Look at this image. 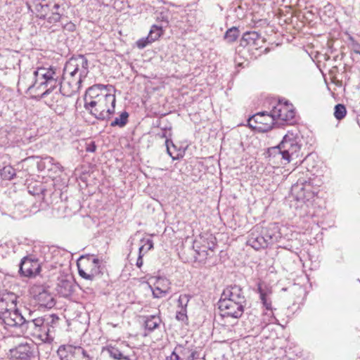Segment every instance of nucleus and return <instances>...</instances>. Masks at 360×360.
<instances>
[{
  "mask_svg": "<svg viewBox=\"0 0 360 360\" xmlns=\"http://www.w3.org/2000/svg\"><path fill=\"white\" fill-rule=\"evenodd\" d=\"M34 83L28 88L43 89L44 91L40 95V98H46L59 86L60 82V71L55 67H38L33 72Z\"/></svg>",
  "mask_w": 360,
  "mask_h": 360,
  "instance_id": "obj_1",
  "label": "nucleus"
},
{
  "mask_svg": "<svg viewBox=\"0 0 360 360\" xmlns=\"http://www.w3.org/2000/svg\"><path fill=\"white\" fill-rule=\"evenodd\" d=\"M115 96L105 92L97 101L86 102L84 108L97 120H108L115 113Z\"/></svg>",
  "mask_w": 360,
  "mask_h": 360,
  "instance_id": "obj_2",
  "label": "nucleus"
},
{
  "mask_svg": "<svg viewBox=\"0 0 360 360\" xmlns=\"http://www.w3.org/2000/svg\"><path fill=\"white\" fill-rule=\"evenodd\" d=\"M88 60L82 55L70 59L64 68L63 76H69L68 82H72V88L79 89L81 84L89 73Z\"/></svg>",
  "mask_w": 360,
  "mask_h": 360,
  "instance_id": "obj_3",
  "label": "nucleus"
},
{
  "mask_svg": "<svg viewBox=\"0 0 360 360\" xmlns=\"http://www.w3.org/2000/svg\"><path fill=\"white\" fill-rule=\"evenodd\" d=\"M300 148L297 137L292 133L288 132L280 144L271 148L269 153L270 155H274V157L280 158L285 161L284 164H286L298 158Z\"/></svg>",
  "mask_w": 360,
  "mask_h": 360,
  "instance_id": "obj_4",
  "label": "nucleus"
},
{
  "mask_svg": "<svg viewBox=\"0 0 360 360\" xmlns=\"http://www.w3.org/2000/svg\"><path fill=\"white\" fill-rule=\"evenodd\" d=\"M35 11L39 18L46 19L49 23L58 22L63 13L62 0H38Z\"/></svg>",
  "mask_w": 360,
  "mask_h": 360,
  "instance_id": "obj_5",
  "label": "nucleus"
},
{
  "mask_svg": "<svg viewBox=\"0 0 360 360\" xmlns=\"http://www.w3.org/2000/svg\"><path fill=\"white\" fill-rule=\"evenodd\" d=\"M57 354L60 360H91L87 352L81 347L60 345Z\"/></svg>",
  "mask_w": 360,
  "mask_h": 360,
  "instance_id": "obj_6",
  "label": "nucleus"
},
{
  "mask_svg": "<svg viewBox=\"0 0 360 360\" xmlns=\"http://www.w3.org/2000/svg\"><path fill=\"white\" fill-rule=\"evenodd\" d=\"M246 303L230 300H219L218 302L220 314L223 317L239 319L244 312Z\"/></svg>",
  "mask_w": 360,
  "mask_h": 360,
  "instance_id": "obj_7",
  "label": "nucleus"
},
{
  "mask_svg": "<svg viewBox=\"0 0 360 360\" xmlns=\"http://www.w3.org/2000/svg\"><path fill=\"white\" fill-rule=\"evenodd\" d=\"M25 318L20 312L17 306L11 310H6L0 313V319L2 322L11 327H23L25 326Z\"/></svg>",
  "mask_w": 360,
  "mask_h": 360,
  "instance_id": "obj_8",
  "label": "nucleus"
},
{
  "mask_svg": "<svg viewBox=\"0 0 360 360\" xmlns=\"http://www.w3.org/2000/svg\"><path fill=\"white\" fill-rule=\"evenodd\" d=\"M274 121V117L271 116V111L270 114L262 112L257 113L250 118L248 120V124L251 127H258L263 131H268L272 128Z\"/></svg>",
  "mask_w": 360,
  "mask_h": 360,
  "instance_id": "obj_9",
  "label": "nucleus"
},
{
  "mask_svg": "<svg viewBox=\"0 0 360 360\" xmlns=\"http://www.w3.org/2000/svg\"><path fill=\"white\" fill-rule=\"evenodd\" d=\"M271 111V116L274 117L275 120L290 121L295 115L292 105L288 102H278Z\"/></svg>",
  "mask_w": 360,
  "mask_h": 360,
  "instance_id": "obj_10",
  "label": "nucleus"
},
{
  "mask_svg": "<svg viewBox=\"0 0 360 360\" xmlns=\"http://www.w3.org/2000/svg\"><path fill=\"white\" fill-rule=\"evenodd\" d=\"M32 313L30 311L29 316L25 318V326H26L27 328L33 329L34 333H36L39 328L43 327L44 323L51 324L58 319V316L56 314L33 319L32 318Z\"/></svg>",
  "mask_w": 360,
  "mask_h": 360,
  "instance_id": "obj_11",
  "label": "nucleus"
},
{
  "mask_svg": "<svg viewBox=\"0 0 360 360\" xmlns=\"http://www.w3.org/2000/svg\"><path fill=\"white\" fill-rule=\"evenodd\" d=\"M75 283L72 277L70 275L61 276L58 278L56 291L64 297L70 296L75 290Z\"/></svg>",
  "mask_w": 360,
  "mask_h": 360,
  "instance_id": "obj_12",
  "label": "nucleus"
},
{
  "mask_svg": "<svg viewBox=\"0 0 360 360\" xmlns=\"http://www.w3.org/2000/svg\"><path fill=\"white\" fill-rule=\"evenodd\" d=\"M219 300H230L246 303V299L243 289L239 285H230L226 288L221 295Z\"/></svg>",
  "mask_w": 360,
  "mask_h": 360,
  "instance_id": "obj_13",
  "label": "nucleus"
},
{
  "mask_svg": "<svg viewBox=\"0 0 360 360\" xmlns=\"http://www.w3.org/2000/svg\"><path fill=\"white\" fill-rule=\"evenodd\" d=\"M37 304L40 307L51 309L56 304L53 295L47 290L39 288L37 292L34 295Z\"/></svg>",
  "mask_w": 360,
  "mask_h": 360,
  "instance_id": "obj_14",
  "label": "nucleus"
},
{
  "mask_svg": "<svg viewBox=\"0 0 360 360\" xmlns=\"http://www.w3.org/2000/svg\"><path fill=\"white\" fill-rule=\"evenodd\" d=\"M111 90H114L112 86L101 84H94L86 90L84 103L91 101H97L101 95H105V92H110Z\"/></svg>",
  "mask_w": 360,
  "mask_h": 360,
  "instance_id": "obj_15",
  "label": "nucleus"
},
{
  "mask_svg": "<svg viewBox=\"0 0 360 360\" xmlns=\"http://www.w3.org/2000/svg\"><path fill=\"white\" fill-rule=\"evenodd\" d=\"M19 271L25 276H34L39 273L40 265L37 260L25 257L20 262Z\"/></svg>",
  "mask_w": 360,
  "mask_h": 360,
  "instance_id": "obj_16",
  "label": "nucleus"
},
{
  "mask_svg": "<svg viewBox=\"0 0 360 360\" xmlns=\"http://www.w3.org/2000/svg\"><path fill=\"white\" fill-rule=\"evenodd\" d=\"M259 227H255L251 230L247 241L248 245H250L255 250L265 248L268 247L266 238L264 234L259 231Z\"/></svg>",
  "mask_w": 360,
  "mask_h": 360,
  "instance_id": "obj_17",
  "label": "nucleus"
},
{
  "mask_svg": "<svg viewBox=\"0 0 360 360\" xmlns=\"http://www.w3.org/2000/svg\"><path fill=\"white\" fill-rule=\"evenodd\" d=\"M18 295L14 292L4 290L0 292V313L11 310L17 306Z\"/></svg>",
  "mask_w": 360,
  "mask_h": 360,
  "instance_id": "obj_18",
  "label": "nucleus"
},
{
  "mask_svg": "<svg viewBox=\"0 0 360 360\" xmlns=\"http://www.w3.org/2000/svg\"><path fill=\"white\" fill-rule=\"evenodd\" d=\"M261 233L265 236L268 246L278 242L281 238L279 228L276 224H270L268 226L262 228Z\"/></svg>",
  "mask_w": 360,
  "mask_h": 360,
  "instance_id": "obj_19",
  "label": "nucleus"
},
{
  "mask_svg": "<svg viewBox=\"0 0 360 360\" xmlns=\"http://www.w3.org/2000/svg\"><path fill=\"white\" fill-rule=\"evenodd\" d=\"M10 352L13 359L27 360L32 356L31 347L28 344H20Z\"/></svg>",
  "mask_w": 360,
  "mask_h": 360,
  "instance_id": "obj_20",
  "label": "nucleus"
},
{
  "mask_svg": "<svg viewBox=\"0 0 360 360\" xmlns=\"http://www.w3.org/2000/svg\"><path fill=\"white\" fill-rule=\"evenodd\" d=\"M257 291L263 306L268 311L272 312L271 300L269 295L271 294V290L266 286L263 287V284L259 283L257 285Z\"/></svg>",
  "mask_w": 360,
  "mask_h": 360,
  "instance_id": "obj_21",
  "label": "nucleus"
},
{
  "mask_svg": "<svg viewBox=\"0 0 360 360\" xmlns=\"http://www.w3.org/2000/svg\"><path fill=\"white\" fill-rule=\"evenodd\" d=\"M304 183L305 178L300 177L297 182L292 185L291 193L297 200H304L306 198V195H304Z\"/></svg>",
  "mask_w": 360,
  "mask_h": 360,
  "instance_id": "obj_22",
  "label": "nucleus"
},
{
  "mask_svg": "<svg viewBox=\"0 0 360 360\" xmlns=\"http://www.w3.org/2000/svg\"><path fill=\"white\" fill-rule=\"evenodd\" d=\"M81 260L86 261V265L89 266L90 267V269L89 270L90 273H93V271H96V276L101 274V260L96 258L94 255H88L86 257H82Z\"/></svg>",
  "mask_w": 360,
  "mask_h": 360,
  "instance_id": "obj_23",
  "label": "nucleus"
},
{
  "mask_svg": "<svg viewBox=\"0 0 360 360\" xmlns=\"http://www.w3.org/2000/svg\"><path fill=\"white\" fill-rule=\"evenodd\" d=\"M66 95L58 96L55 103L51 104V108L58 115H62L68 108V103L65 98Z\"/></svg>",
  "mask_w": 360,
  "mask_h": 360,
  "instance_id": "obj_24",
  "label": "nucleus"
},
{
  "mask_svg": "<svg viewBox=\"0 0 360 360\" xmlns=\"http://www.w3.org/2000/svg\"><path fill=\"white\" fill-rule=\"evenodd\" d=\"M35 333H37V335L44 342H50L54 338L53 330L49 327V324H46V323L44 324L43 327L39 328Z\"/></svg>",
  "mask_w": 360,
  "mask_h": 360,
  "instance_id": "obj_25",
  "label": "nucleus"
},
{
  "mask_svg": "<svg viewBox=\"0 0 360 360\" xmlns=\"http://www.w3.org/2000/svg\"><path fill=\"white\" fill-rule=\"evenodd\" d=\"M65 76L63 77V80L60 79V91L66 96H70L72 94L77 92L79 89H75L72 88V82L66 80Z\"/></svg>",
  "mask_w": 360,
  "mask_h": 360,
  "instance_id": "obj_26",
  "label": "nucleus"
},
{
  "mask_svg": "<svg viewBox=\"0 0 360 360\" xmlns=\"http://www.w3.org/2000/svg\"><path fill=\"white\" fill-rule=\"evenodd\" d=\"M103 351H106L109 356L115 360H129L128 356L123 355L117 348L112 345L106 346Z\"/></svg>",
  "mask_w": 360,
  "mask_h": 360,
  "instance_id": "obj_27",
  "label": "nucleus"
},
{
  "mask_svg": "<svg viewBox=\"0 0 360 360\" xmlns=\"http://www.w3.org/2000/svg\"><path fill=\"white\" fill-rule=\"evenodd\" d=\"M259 39V34L257 32H245L242 37L241 44L245 45L256 44L257 40Z\"/></svg>",
  "mask_w": 360,
  "mask_h": 360,
  "instance_id": "obj_28",
  "label": "nucleus"
},
{
  "mask_svg": "<svg viewBox=\"0 0 360 360\" xmlns=\"http://www.w3.org/2000/svg\"><path fill=\"white\" fill-rule=\"evenodd\" d=\"M161 323V319L157 316H148L145 321L146 328L150 331L154 330L157 328Z\"/></svg>",
  "mask_w": 360,
  "mask_h": 360,
  "instance_id": "obj_29",
  "label": "nucleus"
},
{
  "mask_svg": "<svg viewBox=\"0 0 360 360\" xmlns=\"http://www.w3.org/2000/svg\"><path fill=\"white\" fill-rule=\"evenodd\" d=\"M129 113L127 111L122 112L119 117H115L110 123L111 127H124L128 122Z\"/></svg>",
  "mask_w": 360,
  "mask_h": 360,
  "instance_id": "obj_30",
  "label": "nucleus"
},
{
  "mask_svg": "<svg viewBox=\"0 0 360 360\" xmlns=\"http://www.w3.org/2000/svg\"><path fill=\"white\" fill-rule=\"evenodd\" d=\"M46 192V189L45 186L39 184L37 186H33L32 188H29V193L33 195L39 196L42 200L44 198L45 193Z\"/></svg>",
  "mask_w": 360,
  "mask_h": 360,
  "instance_id": "obj_31",
  "label": "nucleus"
},
{
  "mask_svg": "<svg viewBox=\"0 0 360 360\" xmlns=\"http://www.w3.org/2000/svg\"><path fill=\"white\" fill-rule=\"evenodd\" d=\"M239 36V30L237 27H233L229 29L224 35V39L229 43L235 41Z\"/></svg>",
  "mask_w": 360,
  "mask_h": 360,
  "instance_id": "obj_32",
  "label": "nucleus"
},
{
  "mask_svg": "<svg viewBox=\"0 0 360 360\" xmlns=\"http://www.w3.org/2000/svg\"><path fill=\"white\" fill-rule=\"evenodd\" d=\"M346 114L347 110L344 105L338 104L335 106L334 116L337 120H341L345 117Z\"/></svg>",
  "mask_w": 360,
  "mask_h": 360,
  "instance_id": "obj_33",
  "label": "nucleus"
},
{
  "mask_svg": "<svg viewBox=\"0 0 360 360\" xmlns=\"http://www.w3.org/2000/svg\"><path fill=\"white\" fill-rule=\"evenodd\" d=\"M304 195H306L305 200H309L314 196L316 191L314 190L311 182L309 179H305L304 183Z\"/></svg>",
  "mask_w": 360,
  "mask_h": 360,
  "instance_id": "obj_34",
  "label": "nucleus"
},
{
  "mask_svg": "<svg viewBox=\"0 0 360 360\" xmlns=\"http://www.w3.org/2000/svg\"><path fill=\"white\" fill-rule=\"evenodd\" d=\"M77 266L79 274L83 278L91 281L96 276V271H93V273H90L88 269H82L79 263L77 264Z\"/></svg>",
  "mask_w": 360,
  "mask_h": 360,
  "instance_id": "obj_35",
  "label": "nucleus"
},
{
  "mask_svg": "<svg viewBox=\"0 0 360 360\" xmlns=\"http://www.w3.org/2000/svg\"><path fill=\"white\" fill-rule=\"evenodd\" d=\"M1 175L4 179H12L15 176V169L11 166H5L1 169Z\"/></svg>",
  "mask_w": 360,
  "mask_h": 360,
  "instance_id": "obj_36",
  "label": "nucleus"
},
{
  "mask_svg": "<svg viewBox=\"0 0 360 360\" xmlns=\"http://www.w3.org/2000/svg\"><path fill=\"white\" fill-rule=\"evenodd\" d=\"M62 94H63L60 90H59V91H55V92L52 91L49 96H47V97L42 98L44 99L46 104L48 106H49V108H51V104L55 103L56 102V101L58 100L56 98L58 96H61Z\"/></svg>",
  "mask_w": 360,
  "mask_h": 360,
  "instance_id": "obj_37",
  "label": "nucleus"
},
{
  "mask_svg": "<svg viewBox=\"0 0 360 360\" xmlns=\"http://www.w3.org/2000/svg\"><path fill=\"white\" fill-rule=\"evenodd\" d=\"M191 297L189 295H181L178 299V307L180 309H186Z\"/></svg>",
  "mask_w": 360,
  "mask_h": 360,
  "instance_id": "obj_38",
  "label": "nucleus"
},
{
  "mask_svg": "<svg viewBox=\"0 0 360 360\" xmlns=\"http://www.w3.org/2000/svg\"><path fill=\"white\" fill-rule=\"evenodd\" d=\"M176 352H179L180 356L183 359H186L191 352V349L188 347L179 345L176 347Z\"/></svg>",
  "mask_w": 360,
  "mask_h": 360,
  "instance_id": "obj_39",
  "label": "nucleus"
},
{
  "mask_svg": "<svg viewBox=\"0 0 360 360\" xmlns=\"http://www.w3.org/2000/svg\"><path fill=\"white\" fill-rule=\"evenodd\" d=\"M160 34L161 30L158 27H154L153 29H152L150 31L148 36L150 38V41L153 42L160 37Z\"/></svg>",
  "mask_w": 360,
  "mask_h": 360,
  "instance_id": "obj_40",
  "label": "nucleus"
},
{
  "mask_svg": "<svg viewBox=\"0 0 360 360\" xmlns=\"http://www.w3.org/2000/svg\"><path fill=\"white\" fill-rule=\"evenodd\" d=\"M350 44L349 45L352 53L360 55V44L356 41L352 37L349 38Z\"/></svg>",
  "mask_w": 360,
  "mask_h": 360,
  "instance_id": "obj_41",
  "label": "nucleus"
},
{
  "mask_svg": "<svg viewBox=\"0 0 360 360\" xmlns=\"http://www.w3.org/2000/svg\"><path fill=\"white\" fill-rule=\"evenodd\" d=\"M167 292H168L167 290H162L159 287H155L153 290V295L155 298L162 297L165 296L167 294Z\"/></svg>",
  "mask_w": 360,
  "mask_h": 360,
  "instance_id": "obj_42",
  "label": "nucleus"
},
{
  "mask_svg": "<svg viewBox=\"0 0 360 360\" xmlns=\"http://www.w3.org/2000/svg\"><path fill=\"white\" fill-rule=\"evenodd\" d=\"M152 41H150L148 36L146 38H142L136 41L137 47L139 49H143L146 46H147L148 44H151Z\"/></svg>",
  "mask_w": 360,
  "mask_h": 360,
  "instance_id": "obj_43",
  "label": "nucleus"
},
{
  "mask_svg": "<svg viewBox=\"0 0 360 360\" xmlns=\"http://www.w3.org/2000/svg\"><path fill=\"white\" fill-rule=\"evenodd\" d=\"M176 318L179 321H185L188 319L186 315V309H180L177 311Z\"/></svg>",
  "mask_w": 360,
  "mask_h": 360,
  "instance_id": "obj_44",
  "label": "nucleus"
},
{
  "mask_svg": "<svg viewBox=\"0 0 360 360\" xmlns=\"http://www.w3.org/2000/svg\"><path fill=\"white\" fill-rule=\"evenodd\" d=\"M144 250V245H141L139 250V257L136 260V265L137 267L141 268L143 265V251Z\"/></svg>",
  "mask_w": 360,
  "mask_h": 360,
  "instance_id": "obj_45",
  "label": "nucleus"
},
{
  "mask_svg": "<svg viewBox=\"0 0 360 360\" xmlns=\"http://www.w3.org/2000/svg\"><path fill=\"white\" fill-rule=\"evenodd\" d=\"M96 146L94 141H90L86 143V151L89 153H94L96 151Z\"/></svg>",
  "mask_w": 360,
  "mask_h": 360,
  "instance_id": "obj_46",
  "label": "nucleus"
},
{
  "mask_svg": "<svg viewBox=\"0 0 360 360\" xmlns=\"http://www.w3.org/2000/svg\"><path fill=\"white\" fill-rule=\"evenodd\" d=\"M196 254L200 257V262L205 261L209 255L208 251L206 250H195Z\"/></svg>",
  "mask_w": 360,
  "mask_h": 360,
  "instance_id": "obj_47",
  "label": "nucleus"
},
{
  "mask_svg": "<svg viewBox=\"0 0 360 360\" xmlns=\"http://www.w3.org/2000/svg\"><path fill=\"white\" fill-rule=\"evenodd\" d=\"M167 360H182V358L180 356L178 352H176V349L172 352L171 355L167 357Z\"/></svg>",
  "mask_w": 360,
  "mask_h": 360,
  "instance_id": "obj_48",
  "label": "nucleus"
},
{
  "mask_svg": "<svg viewBox=\"0 0 360 360\" xmlns=\"http://www.w3.org/2000/svg\"><path fill=\"white\" fill-rule=\"evenodd\" d=\"M198 356V354L196 351H193L191 349L189 354L186 357V360H194L197 359Z\"/></svg>",
  "mask_w": 360,
  "mask_h": 360,
  "instance_id": "obj_49",
  "label": "nucleus"
},
{
  "mask_svg": "<svg viewBox=\"0 0 360 360\" xmlns=\"http://www.w3.org/2000/svg\"><path fill=\"white\" fill-rule=\"evenodd\" d=\"M144 246L145 245H148V248L146 250V252H147L148 250H151L153 248V240H150V239H148L146 241V243L145 245H143Z\"/></svg>",
  "mask_w": 360,
  "mask_h": 360,
  "instance_id": "obj_50",
  "label": "nucleus"
},
{
  "mask_svg": "<svg viewBox=\"0 0 360 360\" xmlns=\"http://www.w3.org/2000/svg\"><path fill=\"white\" fill-rule=\"evenodd\" d=\"M58 320H59V318L58 317V319H57V320H56V321H54L53 323L49 324V327L52 330H53V334L55 333V326H56V325L58 323Z\"/></svg>",
  "mask_w": 360,
  "mask_h": 360,
  "instance_id": "obj_51",
  "label": "nucleus"
},
{
  "mask_svg": "<svg viewBox=\"0 0 360 360\" xmlns=\"http://www.w3.org/2000/svg\"><path fill=\"white\" fill-rule=\"evenodd\" d=\"M171 142L172 145L173 146H174V145L173 144V143L172 142V141L169 140V139H167L165 143H166V146H167V153L169 154L170 156H172V154L169 151V143Z\"/></svg>",
  "mask_w": 360,
  "mask_h": 360,
  "instance_id": "obj_52",
  "label": "nucleus"
},
{
  "mask_svg": "<svg viewBox=\"0 0 360 360\" xmlns=\"http://www.w3.org/2000/svg\"><path fill=\"white\" fill-rule=\"evenodd\" d=\"M65 27L69 30H73L75 29V25L73 23H68L66 25Z\"/></svg>",
  "mask_w": 360,
  "mask_h": 360,
  "instance_id": "obj_53",
  "label": "nucleus"
},
{
  "mask_svg": "<svg viewBox=\"0 0 360 360\" xmlns=\"http://www.w3.org/2000/svg\"><path fill=\"white\" fill-rule=\"evenodd\" d=\"M209 250H210L212 251L213 250L212 248H211V247L209 248Z\"/></svg>",
  "mask_w": 360,
  "mask_h": 360,
  "instance_id": "obj_54",
  "label": "nucleus"
},
{
  "mask_svg": "<svg viewBox=\"0 0 360 360\" xmlns=\"http://www.w3.org/2000/svg\"><path fill=\"white\" fill-rule=\"evenodd\" d=\"M162 137H165V133H163V134H162Z\"/></svg>",
  "mask_w": 360,
  "mask_h": 360,
  "instance_id": "obj_55",
  "label": "nucleus"
}]
</instances>
